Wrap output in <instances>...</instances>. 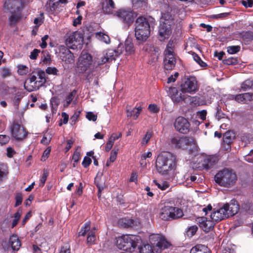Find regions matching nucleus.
Instances as JSON below:
<instances>
[{
  "label": "nucleus",
  "instance_id": "53",
  "mask_svg": "<svg viewBox=\"0 0 253 253\" xmlns=\"http://www.w3.org/2000/svg\"><path fill=\"white\" fill-rule=\"evenodd\" d=\"M60 253H70V246L66 243L62 246Z\"/></svg>",
  "mask_w": 253,
  "mask_h": 253
},
{
  "label": "nucleus",
  "instance_id": "51",
  "mask_svg": "<svg viewBox=\"0 0 253 253\" xmlns=\"http://www.w3.org/2000/svg\"><path fill=\"white\" fill-rule=\"evenodd\" d=\"M244 160L249 163H253V149L251 150L250 153L244 157Z\"/></svg>",
  "mask_w": 253,
  "mask_h": 253
},
{
  "label": "nucleus",
  "instance_id": "26",
  "mask_svg": "<svg viewBox=\"0 0 253 253\" xmlns=\"http://www.w3.org/2000/svg\"><path fill=\"white\" fill-rule=\"evenodd\" d=\"M126 108L127 117H129L133 116L134 119H136L138 118L142 110L141 107L134 108L132 110H130L129 106H126Z\"/></svg>",
  "mask_w": 253,
  "mask_h": 253
},
{
  "label": "nucleus",
  "instance_id": "19",
  "mask_svg": "<svg viewBox=\"0 0 253 253\" xmlns=\"http://www.w3.org/2000/svg\"><path fill=\"white\" fill-rule=\"evenodd\" d=\"M137 221L128 218H122L118 221L119 225L122 228L133 227L137 226Z\"/></svg>",
  "mask_w": 253,
  "mask_h": 253
},
{
  "label": "nucleus",
  "instance_id": "37",
  "mask_svg": "<svg viewBox=\"0 0 253 253\" xmlns=\"http://www.w3.org/2000/svg\"><path fill=\"white\" fill-rule=\"evenodd\" d=\"M198 230V227L196 225H193L190 227L186 231V235L189 237H191L195 234Z\"/></svg>",
  "mask_w": 253,
  "mask_h": 253
},
{
  "label": "nucleus",
  "instance_id": "46",
  "mask_svg": "<svg viewBox=\"0 0 253 253\" xmlns=\"http://www.w3.org/2000/svg\"><path fill=\"white\" fill-rule=\"evenodd\" d=\"M244 103H247L248 101H253V93H243Z\"/></svg>",
  "mask_w": 253,
  "mask_h": 253
},
{
  "label": "nucleus",
  "instance_id": "20",
  "mask_svg": "<svg viewBox=\"0 0 253 253\" xmlns=\"http://www.w3.org/2000/svg\"><path fill=\"white\" fill-rule=\"evenodd\" d=\"M67 2V0H48L46 6L47 8H49V11L52 13L59 7L60 4L66 3Z\"/></svg>",
  "mask_w": 253,
  "mask_h": 253
},
{
  "label": "nucleus",
  "instance_id": "6",
  "mask_svg": "<svg viewBox=\"0 0 253 253\" xmlns=\"http://www.w3.org/2000/svg\"><path fill=\"white\" fill-rule=\"evenodd\" d=\"M183 215V211L180 209L171 206H165L161 209L160 217L164 220L175 219Z\"/></svg>",
  "mask_w": 253,
  "mask_h": 253
},
{
  "label": "nucleus",
  "instance_id": "16",
  "mask_svg": "<svg viewBox=\"0 0 253 253\" xmlns=\"http://www.w3.org/2000/svg\"><path fill=\"white\" fill-rule=\"evenodd\" d=\"M80 35L77 32L73 33L69 36L66 40L65 42L66 45L70 48L76 49L77 48V44L80 40L82 41Z\"/></svg>",
  "mask_w": 253,
  "mask_h": 253
},
{
  "label": "nucleus",
  "instance_id": "32",
  "mask_svg": "<svg viewBox=\"0 0 253 253\" xmlns=\"http://www.w3.org/2000/svg\"><path fill=\"white\" fill-rule=\"evenodd\" d=\"M126 51L128 54H131L134 51V46L131 41L128 39L126 40L125 43Z\"/></svg>",
  "mask_w": 253,
  "mask_h": 253
},
{
  "label": "nucleus",
  "instance_id": "36",
  "mask_svg": "<svg viewBox=\"0 0 253 253\" xmlns=\"http://www.w3.org/2000/svg\"><path fill=\"white\" fill-rule=\"evenodd\" d=\"M227 49L228 53L233 54L238 52L241 49V47L239 45L229 46L227 47Z\"/></svg>",
  "mask_w": 253,
  "mask_h": 253
},
{
  "label": "nucleus",
  "instance_id": "18",
  "mask_svg": "<svg viewBox=\"0 0 253 253\" xmlns=\"http://www.w3.org/2000/svg\"><path fill=\"white\" fill-rule=\"evenodd\" d=\"M198 219L199 226L205 232H208L213 228L214 224L212 221L207 220L205 217H200Z\"/></svg>",
  "mask_w": 253,
  "mask_h": 253
},
{
  "label": "nucleus",
  "instance_id": "42",
  "mask_svg": "<svg viewBox=\"0 0 253 253\" xmlns=\"http://www.w3.org/2000/svg\"><path fill=\"white\" fill-rule=\"evenodd\" d=\"M192 55L194 60L197 62L201 66L206 67L207 66V64L201 60V58L198 54L195 53H193Z\"/></svg>",
  "mask_w": 253,
  "mask_h": 253
},
{
  "label": "nucleus",
  "instance_id": "29",
  "mask_svg": "<svg viewBox=\"0 0 253 253\" xmlns=\"http://www.w3.org/2000/svg\"><path fill=\"white\" fill-rule=\"evenodd\" d=\"M240 37L244 42H250L253 40V32L251 31L243 32L239 33Z\"/></svg>",
  "mask_w": 253,
  "mask_h": 253
},
{
  "label": "nucleus",
  "instance_id": "31",
  "mask_svg": "<svg viewBox=\"0 0 253 253\" xmlns=\"http://www.w3.org/2000/svg\"><path fill=\"white\" fill-rule=\"evenodd\" d=\"M106 5L103 8V10L107 13H110L115 8V3L113 0H106Z\"/></svg>",
  "mask_w": 253,
  "mask_h": 253
},
{
  "label": "nucleus",
  "instance_id": "27",
  "mask_svg": "<svg viewBox=\"0 0 253 253\" xmlns=\"http://www.w3.org/2000/svg\"><path fill=\"white\" fill-rule=\"evenodd\" d=\"M9 242L12 249L13 250L17 251L21 247V242L18 237L16 235H12L9 239Z\"/></svg>",
  "mask_w": 253,
  "mask_h": 253
},
{
  "label": "nucleus",
  "instance_id": "40",
  "mask_svg": "<svg viewBox=\"0 0 253 253\" xmlns=\"http://www.w3.org/2000/svg\"><path fill=\"white\" fill-rule=\"evenodd\" d=\"M18 73L20 75H26L28 73V68L25 65H18Z\"/></svg>",
  "mask_w": 253,
  "mask_h": 253
},
{
  "label": "nucleus",
  "instance_id": "3",
  "mask_svg": "<svg viewBox=\"0 0 253 253\" xmlns=\"http://www.w3.org/2000/svg\"><path fill=\"white\" fill-rule=\"evenodd\" d=\"M237 180L235 172L232 169H224L217 172L214 176V180L221 186L230 187L234 185Z\"/></svg>",
  "mask_w": 253,
  "mask_h": 253
},
{
  "label": "nucleus",
  "instance_id": "12",
  "mask_svg": "<svg viewBox=\"0 0 253 253\" xmlns=\"http://www.w3.org/2000/svg\"><path fill=\"white\" fill-rule=\"evenodd\" d=\"M10 129L12 136L17 140L24 139L28 133L26 129L17 123L14 122Z\"/></svg>",
  "mask_w": 253,
  "mask_h": 253
},
{
  "label": "nucleus",
  "instance_id": "4",
  "mask_svg": "<svg viewBox=\"0 0 253 253\" xmlns=\"http://www.w3.org/2000/svg\"><path fill=\"white\" fill-rule=\"evenodd\" d=\"M150 26L146 18L140 16L135 21V36L138 41L143 42L149 37Z\"/></svg>",
  "mask_w": 253,
  "mask_h": 253
},
{
  "label": "nucleus",
  "instance_id": "17",
  "mask_svg": "<svg viewBox=\"0 0 253 253\" xmlns=\"http://www.w3.org/2000/svg\"><path fill=\"white\" fill-rule=\"evenodd\" d=\"M185 93L178 91L177 89L175 87H170L169 88L170 97L174 102H179L182 100L186 101V100L189 96L185 94Z\"/></svg>",
  "mask_w": 253,
  "mask_h": 253
},
{
  "label": "nucleus",
  "instance_id": "49",
  "mask_svg": "<svg viewBox=\"0 0 253 253\" xmlns=\"http://www.w3.org/2000/svg\"><path fill=\"white\" fill-rule=\"evenodd\" d=\"M46 73L48 74H53L57 75L58 74V70L55 67H47L45 70Z\"/></svg>",
  "mask_w": 253,
  "mask_h": 253
},
{
  "label": "nucleus",
  "instance_id": "47",
  "mask_svg": "<svg viewBox=\"0 0 253 253\" xmlns=\"http://www.w3.org/2000/svg\"><path fill=\"white\" fill-rule=\"evenodd\" d=\"M75 94V92L73 91L71 92L66 97V102L64 104V107H68L69 104L71 103V101L73 99L74 95Z\"/></svg>",
  "mask_w": 253,
  "mask_h": 253
},
{
  "label": "nucleus",
  "instance_id": "56",
  "mask_svg": "<svg viewBox=\"0 0 253 253\" xmlns=\"http://www.w3.org/2000/svg\"><path fill=\"white\" fill-rule=\"evenodd\" d=\"M86 117L88 120L95 122L96 121L97 117L96 115L94 114L92 112H89L87 113Z\"/></svg>",
  "mask_w": 253,
  "mask_h": 253
},
{
  "label": "nucleus",
  "instance_id": "22",
  "mask_svg": "<svg viewBox=\"0 0 253 253\" xmlns=\"http://www.w3.org/2000/svg\"><path fill=\"white\" fill-rule=\"evenodd\" d=\"M158 242L156 245V250L157 252H161L162 250L167 249L170 244L165 238L157 237Z\"/></svg>",
  "mask_w": 253,
  "mask_h": 253
},
{
  "label": "nucleus",
  "instance_id": "54",
  "mask_svg": "<svg viewBox=\"0 0 253 253\" xmlns=\"http://www.w3.org/2000/svg\"><path fill=\"white\" fill-rule=\"evenodd\" d=\"M22 195L21 193H17L16 195L15 200L16 203L15 204V207H17L19 205H21L22 202Z\"/></svg>",
  "mask_w": 253,
  "mask_h": 253
},
{
  "label": "nucleus",
  "instance_id": "61",
  "mask_svg": "<svg viewBox=\"0 0 253 253\" xmlns=\"http://www.w3.org/2000/svg\"><path fill=\"white\" fill-rule=\"evenodd\" d=\"M118 150H117L116 151L113 150L111 152L110 157L109 158L110 162H113L115 161L118 154Z\"/></svg>",
  "mask_w": 253,
  "mask_h": 253
},
{
  "label": "nucleus",
  "instance_id": "50",
  "mask_svg": "<svg viewBox=\"0 0 253 253\" xmlns=\"http://www.w3.org/2000/svg\"><path fill=\"white\" fill-rule=\"evenodd\" d=\"M215 117L218 120H219L221 119L224 118L225 117V114L222 112L220 108L217 107Z\"/></svg>",
  "mask_w": 253,
  "mask_h": 253
},
{
  "label": "nucleus",
  "instance_id": "25",
  "mask_svg": "<svg viewBox=\"0 0 253 253\" xmlns=\"http://www.w3.org/2000/svg\"><path fill=\"white\" fill-rule=\"evenodd\" d=\"M61 57L62 60L66 63H72L74 62L73 54L68 49H66L65 52L62 53Z\"/></svg>",
  "mask_w": 253,
  "mask_h": 253
},
{
  "label": "nucleus",
  "instance_id": "55",
  "mask_svg": "<svg viewBox=\"0 0 253 253\" xmlns=\"http://www.w3.org/2000/svg\"><path fill=\"white\" fill-rule=\"evenodd\" d=\"M91 159L87 156H85L82 162V165L84 168L88 167L91 163Z\"/></svg>",
  "mask_w": 253,
  "mask_h": 253
},
{
  "label": "nucleus",
  "instance_id": "9",
  "mask_svg": "<svg viewBox=\"0 0 253 253\" xmlns=\"http://www.w3.org/2000/svg\"><path fill=\"white\" fill-rule=\"evenodd\" d=\"M181 92L193 93L198 90L197 82L194 77L185 78L180 85Z\"/></svg>",
  "mask_w": 253,
  "mask_h": 253
},
{
  "label": "nucleus",
  "instance_id": "28",
  "mask_svg": "<svg viewBox=\"0 0 253 253\" xmlns=\"http://www.w3.org/2000/svg\"><path fill=\"white\" fill-rule=\"evenodd\" d=\"M190 253H209L207 247L202 245H197L192 248Z\"/></svg>",
  "mask_w": 253,
  "mask_h": 253
},
{
  "label": "nucleus",
  "instance_id": "24",
  "mask_svg": "<svg viewBox=\"0 0 253 253\" xmlns=\"http://www.w3.org/2000/svg\"><path fill=\"white\" fill-rule=\"evenodd\" d=\"M216 163V159L213 157H208L206 158L203 163V168L206 170H208L212 167Z\"/></svg>",
  "mask_w": 253,
  "mask_h": 253
},
{
  "label": "nucleus",
  "instance_id": "38",
  "mask_svg": "<svg viewBox=\"0 0 253 253\" xmlns=\"http://www.w3.org/2000/svg\"><path fill=\"white\" fill-rule=\"evenodd\" d=\"M222 62L224 64L230 65H236L238 63V60L234 57H230L222 60Z\"/></svg>",
  "mask_w": 253,
  "mask_h": 253
},
{
  "label": "nucleus",
  "instance_id": "8",
  "mask_svg": "<svg viewBox=\"0 0 253 253\" xmlns=\"http://www.w3.org/2000/svg\"><path fill=\"white\" fill-rule=\"evenodd\" d=\"M116 15L127 27L133 23L137 16L136 13L131 9L124 8L118 10Z\"/></svg>",
  "mask_w": 253,
  "mask_h": 253
},
{
  "label": "nucleus",
  "instance_id": "58",
  "mask_svg": "<svg viewBox=\"0 0 253 253\" xmlns=\"http://www.w3.org/2000/svg\"><path fill=\"white\" fill-rule=\"evenodd\" d=\"M229 14H230L229 12H225V13H220V14H218L213 15L212 16V17L214 19H218V18L223 19V18H224L226 17L227 16H228L229 15Z\"/></svg>",
  "mask_w": 253,
  "mask_h": 253
},
{
  "label": "nucleus",
  "instance_id": "44",
  "mask_svg": "<svg viewBox=\"0 0 253 253\" xmlns=\"http://www.w3.org/2000/svg\"><path fill=\"white\" fill-rule=\"evenodd\" d=\"M95 183L98 189V196L100 197L101 196V191L103 190L104 188V183H100L98 181L97 177L95 178Z\"/></svg>",
  "mask_w": 253,
  "mask_h": 253
},
{
  "label": "nucleus",
  "instance_id": "23",
  "mask_svg": "<svg viewBox=\"0 0 253 253\" xmlns=\"http://www.w3.org/2000/svg\"><path fill=\"white\" fill-rule=\"evenodd\" d=\"M161 23H166V24H169L171 26H173L174 23L173 16L170 12H166L162 15Z\"/></svg>",
  "mask_w": 253,
  "mask_h": 253
},
{
  "label": "nucleus",
  "instance_id": "1",
  "mask_svg": "<svg viewBox=\"0 0 253 253\" xmlns=\"http://www.w3.org/2000/svg\"><path fill=\"white\" fill-rule=\"evenodd\" d=\"M175 157L172 153L162 152L158 156L156 161L157 171L162 175H167L175 167Z\"/></svg>",
  "mask_w": 253,
  "mask_h": 253
},
{
  "label": "nucleus",
  "instance_id": "57",
  "mask_svg": "<svg viewBox=\"0 0 253 253\" xmlns=\"http://www.w3.org/2000/svg\"><path fill=\"white\" fill-rule=\"evenodd\" d=\"M154 183L159 188L162 190H165L168 187V185L164 182L161 184L159 183L156 180H154Z\"/></svg>",
  "mask_w": 253,
  "mask_h": 253
},
{
  "label": "nucleus",
  "instance_id": "62",
  "mask_svg": "<svg viewBox=\"0 0 253 253\" xmlns=\"http://www.w3.org/2000/svg\"><path fill=\"white\" fill-rule=\"evenodd\" d=\"M47 175H48L47 172L44 171L42 176L40 180V185L41 186H43L44 185V183L47 179Z\"/></svg>",
  "mask_w": 253,
  "mask_h": 253
},
{
  "label": "nucleus",
  "instance_id": "21",
  "mask_svg": "<svg viewBox=\"0 0 253 253\" xmlns=\"http://www.w3.org/2000/svg\"><path fill=\"white\" fill-rule=\"evenodd\" d=\"M235 137V133L232 131H228L224 133L223 140L225 149L227 150L230 148V145Z\"/></svg>",
  "mask_w": 253,
  "mask_h": 253
},
{
  "label": "nucleus",
  "instance_id": "48",
  "mask_svg": "<svg viewBox=\"0 0 253 253\" xmlns=\"http://www.w3.org/2000/svg\"><path fill=\"white\" fill-rule=\"evenodd\" d=\"M10 140V137L6 135H0V143L4 145L7 143Z\"/></svg>",
  "mask_w": 253,
  "mask_h": 253
},
{
  "label": "nucleus",
  "instance_id": "52",
  "mask_svg": "<svg viewBox=\"0 0 253 253\" xmlns=\"http://www.w3.org/2000/svg\"><path fill=\"white\" fill-rule=\"evenodd\" d=\"M22 98L20 94H17L14 98V105L16 107L17 109H18L19 104Z\"/></svg>",
  "mask_w": 253,
  "mask_h": 253
},
{
  "label": "nucleus",
  "instance_id": "30",
  "mask_svg": "<svg viewBox=\"0 0 253 253\" xmlns=\"http://www.w3.org/2000/svg\"><path fill=\"white\" fill-rule=\"evenodd\" d=\"M253 139L252 135L250 133H244L241 136V140L242 143H244V146L250 144Z\"/></svg>",
  "mask_w": 253,
  "mask_h": 253
},
{
  "label": "nucleus",
  "instance_id": "10",
  "mask_svg": "<svg viewBox=\"0 0 253 253\" xmlns=\"http://www.w3.org/2000/svg\"><path fill=\"white\" fill-rule=\"evenodd\" d=\"M170 42H169L168 45L164 51V55L165 56L164 59V68L166 70H171L173 69L176 64V59L174 57L173 48L169 46Z\"/></svg>",
  "mask_w": 253,
  "mask_h": 253
},
{
  "label": "nucleus",
  "instance_id": "35",
  "mask_svg": "<svg viewBox=\"0 0 253 253\" xmlns=\"http://www.w3.org/2000/svg\"><path fill=\"white\" fill-rule=\"evenodd\" d=\"M96 36L100 41L106 43L110 42V38L107 35L102 33H96Z\"/></svg>",
  "mask_w": 253,
  "mask_h": 253
},
{
  "label": "nucleus",
  "instance_id": "7",
  "mask_svg": "<svg viewBox=\"0 0 253 253\" xmlns=\"http://www.w3.org/2000/svg\"><path fill=\"white\" fill-rule=\"evenodd\" d=\"M171 143L178 148L185 149L190 146V149L196 148V141L193 137L183 136L181 138L173 137L171 139Z\"/></svg>",
  "mask_w": 253,
  "mask_h": 253
},
{
  "label": "nucleus",
  "instance_id": "64",
  "mask_svg": "<svg viewBox=\"0 0 253 253\" xmlns=\"http://www.w3.org/2000/svg\"><path fill=\"white\" fill-rule=\"evenodd\" d=\"M151 136L152 132L150 131H147L142 139V143H144L145 142L146 144L151 138Z\"/></svg>",
  "mask_w": 253,
  "mask_h": 253
},
{
  "label": "nucleus",
  "instance_id": "33",
  "mask_svg": "<svg viewBox=\"0 0 253 253\" xmlns=\"http://www.w3.org/2000/svg\"><path fill=\"white\" fill-rule=\"evenodd\" d=\"M139 249L140 253H154L152 247L148 244H143Z\"/></svg>",
  "mask_w": 253,
  "mask_h": 253
},
{
  "label": "nucleus",
  "instance_id": "59",
  "mask_svg": "<svg viewBox=\"0 0 253 253\" xmlns=\"http://www.w3.org/2000/svg\"><path fill=\"white\" fill-rule=\"evenodd\" d=\"M149 110L153 113H157L159 111V109L157 107V106L155 104H150L148 107Z\"/></svg>",
  "mask_w": 253,
  "mask_h": 253
},
{
  "label": "nucleus",
  "instance_id": "5",
  "mask_svg": "<svg viewBox=\"0 0 253 253\" xmlns=\"http://www.w3.org/2000/svg\"><path fill=\"white\" fill-rule=\"evenodd\" d=\"M139 238L134 235H126L119 238L117 241L118 248L124 251L131 250L135 249L137 246Z\"/></svg>",
  "mask_w": 253,
  "mask_h": 253
},
{
  "label": "nucleus",
  "instance_id": "60",
  "mask_svg": "<svg viewBox=\"0 0 253 253\" xmlns=\"http://www.w3.org/2000/svg\"><path fill=\"white\" fill-rule=\"evenodd\" d=\"M11 75L10 70L7 68H3L2 70L1 76L2 78H5Z\"/></svg>",
  "mask_w": 253,
  "mask_h": 253
},
{
  "label": "nucleus",
  "instance_id": "15",
  "mask_svg": "<svg viewBox=\"0 0 253 253\" xmlns=\"http://www.w3.org/2000/svg\"><path fill=\"white\" fill-rule=\"evenodd\" d=\"M123 47V45L120 44L118 46L117 50L112 49H108L106 51L105 56H104L102 59L101 64H104L107 62H110L113 60H115L116 57L118 56L119 55L122 53Z\"/></svg>",
  "mask_w": 253,
  "mask_h": 253
},
{
  "label": "nucleus",
  "instance_id": "2",
  "mask_svg": "<svg viewBox=\"0 0 253 253\" xmlns=\"http://www.w3.org/2000/svg\"><path fill=\"white\" fill-rule=\"evenodd\" d=\"M239 209V206L237 204L226 203L218 209H214L211 214V218L213 221L219 222L233 216L238 212Z\"/></svg>",
  "mask_w": 253,
  "mask_h": 253
},
{
  "label": "nucleus",
  "instance_id": "13",
  "mask_svg": "<svg viewBox=\"0 0 253 253\" xmlns=\"http://www.w3.org/2000/svg\"><path fill=\"white\" fill-rule=\"evenodd\" d=\"M91 63V56L87 53L83 52L79 59L78 68L82 72H84L89 67Z\"/></svg>",
  "mask_w": 253,
  "mask_h": 253
},
{
  "label": "nucleus",
  "instance_id": "41",
  "mask_svg": "<svg viewBox=\"0 0 253 253\" xmlns=\"http://www.w3.org/2000/svg\"><path fill=\"white\" fill-rule=\"evenodd\" d=\"M147 0H132L133 5L137 7L145 6L147 4Z\"/></svg>",
  "mask_w": 253,
  "mask_h": 253
},
{
  "label": "nucleus",
  "instance_id": "11",
  "mask_svg": "<svg viewBox=\"0 0 253 253\" xmlns=\"http://www.w3.org/2000/svg\"><path fill=\"white\" fill-rule=\"evenodd\" d=\"M174 127L176 131L183 134H187L190 130V124L183 117H177L174 122Z\"/></svg>",
  "mask_w": 253,
  "mask_h": 253
},
{
  "label": "nucleus",
  "instance_id": "39",
  "mask_svg": "<svg viewBox=\"0 0 253 253\" xmlns=\"http://www.w3.org/2000/svg\"><path fill=\"white\" fill-rule=\"evenodd\" d=\"M95 241V233L93 231H90L87 237V243L89 245H92Z\"/></svg>",
  "mask_w": 253,
  "mask_h": 253
},
{
  "label": "nucleus",
  "instance_id": "63",
  "mask_svg": "<svg viewBox=\"0 0 253 253\" xmlns=\"http://www.w3.org/2000/svg\"><path fill=\"white\" fill-rule=\"evenodd\" d=\"M40 52V50L38 49H35L31 53V55H30V58L31 59H36L37 58V56L39 53Z\"/></svg>",
  "mask_w": 253,
  "mask_h": 253
},
{
  "label": "nucleus",
  "instance_id": "45",
  "mask_svg": "<svg viewBox=\"0 0 253 253\" xmlns=\"http://www.w3.org/2000/svg\"><path fill=\"white\" fill-rule=\"evenodd\" d=\"M38 75L41 80L40 82L41 84H44L46 82L45 72L43 71L40 70L38 72Z\"/></svg>",
  "mask_w": 253,
  "mask_h": 253
},
{
  "label": "nucleus",
  "instance_id": "34",
  "mask_svg": "<svg viewBox=\"0 0 253 253\" xmlns=\"http://www.w3.org/2000/svg\"><path fill=\"white\" fill-rule=\"evenodd\" d=\"M253 86V80L248 79L245 81L242 84L241 87L244 91L252 88Z\"/></svg>",
  "mask_w": 253,
  "mask_h": 253
},
{
  "label": "nucleus",
  "instance_id": "43",
  "mask_svg": "<svg viewBox=\"0 0 253 253\" xmlns=\"http://www.w3.org/2000/svg\"><path fill=\"white\" fill-rule=\"evenodd\" d=\"M20 16L17 14H12L9 18V21L11 25L16 24L20 19Z\"/></svg>",
  "mask_w": 253,
  "mask_h": 253
},
{
  "label": "nucleus",
  "instance_id": "14",
  "mask_svg": "<svg viewBox=\"0 0 253 253\" xmlns=\"http://www.w3.org/2000/svg\"><path fill=\"white\" fill-rule=\"evenodd\" d=\"M169 24L166 23H160L158 28V36L160 41H164L168 39L172 33V27Z\"/></svg>",
  "mask_w": 253,
  "mask_h": 253
}]
</instances>
